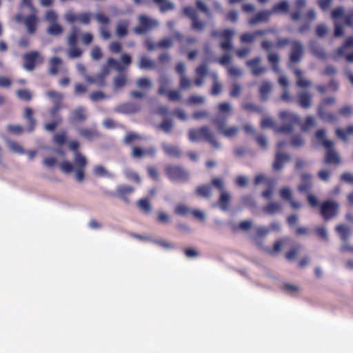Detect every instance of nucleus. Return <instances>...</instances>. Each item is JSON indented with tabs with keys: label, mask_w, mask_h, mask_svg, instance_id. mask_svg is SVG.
<instances>
[{
	"label": "nucleus",
	"mask_w": 353,
	"mask_h": 353,
	"mask_svg": "<svg viewBox=\"0 0 353 353\" xmlns=\"http://www.w3.org/2000/svg\"><path fill=\"white\" fill-rule=\"evenodd\" d=\"M130 26V21L127 19L119 21L116 26L115 33L119 38L125 37L128 33V27Z\"/></svg>",
	"instance_id": "b1692460"
},
{
	"label": "nucleus",
	"mask_w": 353,
	"mask_h": 353,
	"mask_svg": "<svg viewBox=\"0 0 353 353\" xmlns=\"http://www.w3.org/2000/svg\"><path fill=\"white\" fill-rule=\"evenodd\" d=\"M291 52L290 54V61L291 63H299L304 54V48L299 41H293L291 43Z\"/></svg>",
	"instance_id": "9b49d317"
},
{
	"label": "nucleus",
	"mask_w": 353,
	"mask_h": 353,
	"mask_svg": "<svg viewBox=\"0 0 353 353\" xmlns=\"http://www.w3.org/2000/svg\"><path fill=\"white\" fill-rule=\"evenodd\" d=\"M94 174L97 176H107L112 177V175L108 172V171L102 165H96L94 168Z\"/></svg>",
	"instance_id": "5fc2aeb1"
},
{
	"label": "nucleus",
	"mask_w": 353,
	"mask_h": 353,
	"mask_svg": "<svg viewBox=\"0 0 353 353\" xmlns=\"http://www.w3.org/2000/svg\"><path fill=\"white\" fill-rule=\"evenodd\" d=\"M159 6L161 12L165 13L174 8V5L168 0H153Z\"/></svg>",
	"instance_id": "ea45409f"
},
{
	"label": "nucleus",
	"mask_w": 353,
	"mask_h": 353,
	"mask_svg": "<svg viewBox=\"0 0 353 353\" xmlns=\"http://www.w3.org/2000/svg\"><path fill=\"white\" fill-rule=\"evenodd\" d=\"M46 96L51 99H52L54 103H61L63 96L61 93L54 91V90H49L46 92Z\"/></svg>",
	"instance_id": "3c124183"
},
{
	"label": "nucleus",
	"mask_w": 353,
	"mask_h": 353,
	"mask_svg": "<svg viewBox=\"0 0 353 353\" xmlns=\"http://www.w3.org/2000/svg\"><path fill=\"white\" fill-rule=\"evenodd\" d=\"M316 234L323 241H328L327 230L324 226H318L315 228Z\"/></svg>",
	"instance_id": "052dcab7"
},
{
	"label": "nucleus",
	"mask_w": 353,
	"mask_h": 353,
	"mask_svg": "<svg viewBox=\"0 0 353 353\" xmlns=\"http://www.w3.org/2000/svg\"><path fill=\"white\" fill-rule=\"evenodd\" d=\"M165 171L168 178L172 181H185L189 176L188 171L179 165H168L165 167Z\"/></svg>",
	"instance_id": "6e6552de"
},
{
	"label": "nucleus",
	"mask_w": 353,
	"mask_h": 353,
	"mask_svg": "<svg viewBox=\"0 0 353 353\" xmlns=\"http://www.w3.org/2000/svg\"><path fill=\"white\" fill-rule=\"evenodd\" d=\"M282 209L281 203L277 202H271L264 207L263 211L268 214H274L279 212Z\"/></svg>",
	"instance_id": "79ce46f5"
},
{
	"label": "nucleus",
	"mask_w": 353,
	"mask_h": 353,
	"mask_svg": "<svg viewBox=\"0 0 353 353\" xmlns=\"http://www.w3.org/2000/svg\"><path fill=\"white\" fill-rule=\"evenodd\" d=\"M159 88L158 89V94L160 95L166 94L168 92V88L170 83L169 79L165 77H162L159 80Z\"/></svg>",
	"instance_id": "c03bdc74"
},
{
	"label": "nucleus",
	"mask_w": 353,
	"mask_h": 353,
	"mask_svg": "<svg viewBox=\"0 0 353 353\" xmlns=\"http://www.w3.org/2000/svg\"><path fill=\"white\" fill-rule=\"evenodd\" d=\"M86 80L91 84H97L99 87H103L105 84V75L102 73H98L95 76L86 77Z\"/></svg>",
	"instance_id": "e433bc0d"
},
{
	"label": "nucleus",
	"mask_w": 353,
	"mask_h": 353,
	"mask_svg": "<svg viewBox=\"0 0 353 353\" xmlns=\"http://www.w3.org/2000/svg\"><path fill=\"white\" fill-rule=\"evenodd\" d=\"M134 191V188L130 185H121L117 186L116 191L109 192L108 194L111 196H117L122 199L125 203H130V195Z\"/></svg>",
	"instance_id": "9d476101"
},
{
	"label": "nucleus",
	"mask_w": 353,
	"mask_h": 353,
	"mask_svg": "<svg viewBox=\"0 0 353 353\" xmlns=\"http://www.w3.org/2000/svg\"><path fill=\"white\" fill-rule=\"evenodd\" d=\"M204 102L205 98L203 97L195 94L190 95L188 99V103L190 105L203 104Z\"/></svg>",
	"instance_id": "69168bd1"
},
{
	"label": "nucleus",
	"mask_w": 353,
	"mask_h": 353,
	"mask_svg": "<svg viewBox=\"0 0 353 353\" xmlns=\"http://www.w3.org/2000/svg\"><path fill=\"white\" fill-rule=\"evenodd\" d=\"M315 137L324 148H332L334 146L333 141L326 139V132L324 129L318 130L315 133Z\"/></svg>",
	"instance_id": "bb28decb"
},
{
	"label": "nucleus",
	"mask_w": 353,
	"mask_h": 353,
	"mask_svg": "<svg viewBox=\"0 0 353 353\" xmlns=\"http://www.w3.org/2000/svg\"><path fill=\"white\" fill-rule=\"evenodd\" d=\"M279 194L281 199L289 202L292 209L296 210L301 207L299 202L293 199L292 192L289 188L285 187L279 190Z\"/></svg>",
	"instance_id": "2eb2a0df"
},
{
	"label": "nucleus",
	"mask_w": 353,
	"mask_h": 353,
	"mask_svg": "<svg viewBox=\"0 0 353 353\" xmlns=\"http://www.w3.org/2000/svg\"><path fill=\"white\" fill-rule=\"evenodd\" d=\"M23 117L28 123V130L32 132L36 126V120L34 118V112L32 108L26 107L24 109Z\"/></svg>",
	"instance_id": "5701e85b"
},
{
	"label": "nucleus",
	"mask_w": 353,
	"mask_h": 353,
	"mask_svg": "<svg viewBox=\"0 0 353 353\" xmlns=\"http://www.w3.org/2000/svg\"><path fill=\"white\" fill-rule=\"evenodd\" d=\"M80 30L74 26L71 28V31L67 37V43L69 46H74L77 45L78 37Z\"/></svg>",
	"instance_id": "2f4dec72"
},
{
	"label": "nucleus",
	"mask_w": 353,
	"mask_h": 353,
	"mask_svg": "<svg viewBox=\"0 0 353 353\" xmlns=\"http://www.w3.org/2000/svg\"><path fill=\"white\" fill-rule=\"evenodd\" d=\"M17 95L21 100L24 101H30L32 98L31 92L26 89L17 90Z\"/></svg>",
	"instance_id": "6e6d98bb"
},
{
	"label": "nucleus",
	"mask_w": 353,
	"mask_h": 353,
	"mask_svg": "<svg viewBox=\"0 0 353 353\" xmlns=\"http://www.w3.org/2000/svg\"><path fill=\"white\" fill-rule=\"evenodd\" d=\"M353 47V37H347L344 41L342 46L338 48L337 54L339 56L342 57L345 54V49L347 48Z\"/></svg>",
	"instance_id": "09e8293b"
},
{
	"label": "nucleus",
	"mask_w": 353,
	"mask_h": 353,
	"mask_svg": "<svg viewBox=\"0 0 353 353\" xmlns=\"http://www.w3.org/2000/svg\"><path fill=\"white\" fill-rule=\"evenodd\" d=\"M92 14L90 12H81L76 14L69 11L65 14L64 18L67 22L74 23L79 22L81 24L88 25L90 23Z\"/></svg>",
	"instance_id": "1a4fd4ad"
},
{
	"label": "nucleus",
	"mask_w": 353,
	"mask_h": 353,
	"mask_svg": "<svg viewBox=\"0 0 353 353\" xmlns=\"http://www.w3.org/2000/svg\"><path fill=\"white\" fill-rule=\"evenodd\" d=\"M159 128L165 133H170L173 128V123L171 120L163 119V121L159 124Z\"/></svg>",
	"instance_id": "13d9d810"
},
{
	"label": "nucleus",
	"mask_w": 353,
	"mask_h": 353,
	"mask_svg": "<svg viewBox=\"0 0 353 353\" xmlns=\"http://www.w3.org/2000/svg\"><path fill=\"white\" fill-rule=\"evenodd\" d=\"M317 114L319 118L325 122L333 123L337 119L336 116L334 113L326 112L321 105L319 107Z\"/></svg>",
	"instance_id": "a878e982"
},
{
	"label": "nucleus",
	"mask_w": 353,
	"mask_h": 353,
	"mask_svg": "<svg viewBox=\"0 0 353 353\" xmlns=\"http://www.w3.org/2000/svg\"><path fill=\"white\" fill-rule=\"evenodd\" d=\"M261 48L269 52L268 55V61L272 66V70L276 73H279L281 72L279 68V57L277 53L272 52V50L274 47H275V44L272 42L264 40L262 41L261 43Z\"/></svg>",
	"instance_id": "0eeeda50"
},
{
	"label": "nucleus",
	"mask_w": 353,
	"mask_h": 353,
	"mask_svg": "<svg viewBox=\"0 0 353 353\" xmlns=\"http://www.w3.org/2000/svg\"><path fill=\"white\" fill-rule=\"evenodd\" d=\"M138 66L140 69H153L156 64L151 59L145 56H141L139 58Z\"/></svg>",
	"instance_id": "a19ab883"
},
{
	"label": "nucleus",
	"mask_w": 353,
	"mask_h": 353,
	"mask_svg": "<svg viewBox=\"0 0 353 353\" xmlns=\"http://www.w3.org/2000/svg\"><path fill=\"white\" fill-rule=\"evenodd\" d=\"M294 74L296 77V84L299 88H306L311 85V82L309 80L303 78V72L299 69H294Z\"/></svg>",
	"instance_id": "7c9ffc66"
},
{
	"label": "nucleus",
	"mask_w": 353,
	"mask_h": 353,
	"mask_svg": "<svg viewBox=\"0 0 353 353\" xmlns=\"http://www.w3.org/2000/svg\"><path fill=\"white\" fill-rule=\"evenodd\" d=\"M325 148L327 150L325 163L327 164H339L341 163V158L333 147Z\"/></svg>",
	"instance_id": "412c9836"
},
{
	"label": "nucleus",
	"mask_w": 353,
	"mask_h": 353,
	"mask_svg": "<svg viewBox=\"0 0 353 353\" xmlns=\"http://www.w3.org/2000/svg\"><path fill=\"white\" fill-rule=\"evenodd\" d=\"M297 104L303 109H308L312 103V95L308 92H302L298 94Z\"/></svg>",
	"instance_id": "a211bd4d"
},
{
	"label": "nucleus",
	"mask_w": 353,
	"mask_h": 353,
	"mask_svg": "<svg viewBox=\"0 0 353 353\" xmlns=\"http://www.w3.org/2000/svg\"><path fill=\"white\" fill-rule=\"evenodd\" d=\"M32 13L26 16L24 19L23 23L26 27L27 32L32 34L35 33L37 30V24L39 22V18L37 17V10L35 8V11H31Z\"/></svg>",
	"instance_id": "4468645a"
},
{
	"label": "nucleus",
	"mask_w": 353,
	"mask_h": 353,
	"mask_svg": "<svg viewBox=\"0 0 353 353\" xmlns=\"http://www.w3.org/2000/svg\"><path fill=\"white\" fill-rule=\"evenodd\" d=\"M288 3L285 1H282L274 5L271 11L272 13L278 12H287L288 11Z\"/></svg>",
	"instance_id": "864d4df0"
},
{
	"label": "nucleus",
	"mask_w": 353,
	"mask_h": 353,
	"mask_svg": "<svg viewBox=\"0 0 353 353\" xmlns=\"http://www.w3.org/2000/svg\"><path fill=\"white\" fill-rule=\"evenodd\" d=\"M218 110L220 113L223 115H220L221 117H227L231 114L232 108L230 103L227 102L221 103L218 105Z\"/></svg>",
	"instance_id": "de8ad7c7"
},
{
	"label": "nucleus",
	"mask_w": 353,
	"mask_h": 353,
	"mask_svg": "<svg viewBox=\"0 0 353 353\" xmlns=\"http://www.w3.org/2000/svg\"><path fill=\"white\" fill-rule=\"evenodd\" d=\"M272 83L268 81H263L259 88L261 100L265 101L268 99L269 94L272 91Z\"/></svg>",
	"instance_id": "393cba45"
},
{
	"label": "nucleus",
	"mask_w": 353,
	"mask_h": 353,
	"mask_svg": "<svg viewBox=\"0 0 353 353\" xmlns=\"http://www.w3.org/2000/svg\"><path fill=\"white\" fill-rule=\"evenodd\" d=\"M261 59L259 57H254L246 61V65L250 69L254 76H259L267 71V68L261 65Z\"/></svg>",
	"instance_id": "ddd939ff"
},
{
	"label": "nucleus",
	"mask_w": 353,
	"mask_h": 353,
	"mask_svg": "<svg viewBox=\"0 0 353 353\" xmlns=\"http://www.w3.org/2000/svg\"><path fill=\"white\" fill-rule=\"evenodd\" d=\"M61 170L67 174L71 173L74 170H76L75 165L68 161H63L60 164Z\"/></svg>",
	"instance_id": "bf43d9fd"
},
{
	"label": "nucleus",
	"mask_w": 353,
	"mask_h": 353,
	"mask_svg": "<svg viewBox=\"0 0 353 353\" xmlns=\"http://www.w3.org/2000/svg\"><path fill=\"white\" fill-rule=\"evenodd\" d=\"M279 118L285 123L276 129L279 133L290 134L293 131L295 125L300 124V117L291 112L283 110L279 112Z\"/></svg>",
	"instance_id": "20e7f679"
},
{
	"label": "nucleus",
	"mask_w": 353,
	"mask_h": 353,
	"mask_svg": "<svg viewBox=\"0 0 353 353\" xmlns=\"http://www.w3.org/2000/svg\"><path fill=\"white\" fill-rule=\"evenodd\" d=\"M299 125L302 131L307 132L316 125V120L314 117L309 115L306 117L305 122L303 123L300 122Z\"/></svg>",
	"instance_id": "37998d69"
},
{
	"label": "nucleus",
	"mask_w": 353,
	"mask_h": 353,
	"mask_svg": "<svg viewBox=\"0 0 353 353\" xmlns=\"http://www.w3.org/2000/svg\"><path fill=\"white\" fill-rule=\"evenodd\" d=\"M79 134L87 139H90L97 135V132L93 129L81 128L79 129Z\"/></svg>",
	"instance_id": "8fccbe9b"
},
{
	"label": "nucleus",
	"mask_w": 353,
	"mask_h": 353,
	"mask_svg": "<svg viewBox=\"0 0 353 353\" xmlns=\"http://www.w3.org/2000/svg\"><path fill=\"white\" fill-rule=\"evenodd\" d=\"M63 32V28L58 22L52 23L47 28V33L51 36H59Z\"/></svg>",
	"instance_id": "58836bf2"
},
{
	"label": "nucleus",
	"mask_w": 353,
	"mask_h": 353,
	"mask_svg": "<svg viewBox=\"0 0 353 353\" xmlns=\"http://www.w3.org/2000/svg\"><path fill=\"white\" fill-rule=\"evenodd\" d=\"M137 85L139 88H150L152 86V83L148 78L141 77L137 79Z\"/></svg>",
	"instance_id": "774afa93"
},
{
	"label": "nucleus",
	"mask_w": 353,
	"mask_h": 353,
	"mask_svg": "<svg viewBox=\"0 0 353 353\" xmlns=\"http://www.w3.org/2000/svg\"><path fill=\"white\" fill-rule=\"evenodd\" d=\"M137 20L138 26L133 28V32L138 35L145 34L159 26L157 20L145 14H139Z\"/></svg>",
	"instance_id": "39448f33"
},
{
	"label": "nucleus",
	"mask_w": 353,
	"mask_h": 353,
	"mask_svg": "<svg viewBox=\"0 0 353 353\" xmlns=\"http://www.w3.org/2000/svg\"><path fill=\"white\" fill-rule=\"evenodd\" d=\"M82 50L77 47V46H70V49L68 50V56L72 58H78L80 57L82 54Z\"/></svg>",
	"instance_id": "338daca9"
},
{
	"label": "nucleus",
	"mask_w": 353,
	"mask_h": 353,
	"mask_svg": "<svg viewBox=\"0 0 353 353\" xmlns=\"http://www.w3.org/2000/svg\"><path fill=\"white\" fill-rule=\"evenodd\" d=\"M79 143L77 141H72L69 143V148L74 152V163L76 168V180L82 182L85 178V168L88 161L86 158L79 152Z\"/></svg>",
	"instance_id": "f03ea898"
},
{
	"label": "nucleus",
	"mask_w": 353,
	"mask_h": 353,
	"mask_svg": "<svg viewBox=\"0 0 353 353\" xmlns=\"http://www.w3.org/2000/svg\"><path fill=\"white\" fill-rule=\"evenodd\" d=\"M222 90V85L218 81L217 76L216 74L214 75V81L211 89V94L212 95H219Z\"/></svg>",
	"instance_id": "603ef678"
},
{
	"label": "nucleus",
	"mask_w": 353,
	"mask_h": 353,
	"mask_svg": "<svg viewBox=\"0 0 353 353\" xmlns=\"http://www.w3.org/2000/svg\"><path fill=\"white\" fill-rule=\"evenodd\" d=\"M212 123L216 126L218 131L226 137H233L239 132V128L236 126L225 128L227 123V118L225 117L216 116Z\"/></svg>",
	"instance_id": "423d86ee"
},
{
	"label": "nucleus",
	"mask_w": 353,
	"mask_h": 353,
	"mask_svg": "<svg viewBox=\"0 0 353 353\" xmlns=\"http://www.w3.org/2000/svg\"><path fill=\"white\" fill-rule=\"evenodd\" d=\"M192 81L186 75L180 77L179 88L181 90L189 89L192 85Z\"/></svg>",
	"instance_id": "e2e57ef3"
},
{
	"label": "nucleus",
	"mask_w": 353,
	"mask_h": 353,
	"mask_svg": "<svg viewBox=\"0 0 353 353\" xmlns=\"http://www.w3.org/2000/svg\"><path fill=\"white\" fill-rule=\"evenodd\" d=\"M190 212V209L187 205L182 203L176 205L174 208V213L182 216H187Z\"/></svg>",
	"instance_id": "49530a36"
},
{
	"label": "nucleus",
	"mask_w": 353,
	"mask_h": 353,
	"mask_svg": "<svg viewBox=\"0 0 353 353\" xmlns=\"http://www.w3.org/2000/svg\"><path fill=\"white\" fill-rule=\"evenodd\" d=\"M335 133L341 140L347 141L349 139V136L353 134V125H350L345 129L337 128Z\"/></svg>",
	"instance_id": "f704fd0d"
},
{
	"label": "nucleus",
	"mask_w": 353,
	"mask_h": 353,
	"mask_svg": "<svg viewBox=\"0 0 353 353\" xmlns=\"http://www.w3.org/2000/svg\"><path fill=\"white\" fill-rule=\"evenodd\" d=\"M335 231L338 233L343 242H347L351 235V230L344 224H339L335 227Z\"/></svg>",
	"instance_id": "cd10ccee"
},
{
	"label": "nucleus",
	"mask_w": 353,
	"mask_h": 353,
	"mask_svg": "<svg viewBox=\"0 0 353 353\" xmlns=\"http://www.w3.org/2000/svg\"><path fill=\"white\" fill-rule=\"evenodd\" d=\"M189 138L192 141L205 139L215 148H219L220 145L214 139L213 133L208 126H202L197 129H192L189 131Z\"/></svg>",
	"instance_id": "7ed1b4c3"
},
{
	"label": "nucleus",
	"mask_w": 353,
	"mask_h": 353,
	"mask_svg": "<svg viewBox=\"0 0 353 353\" xmlns=\"http://www.w3.org/2000/svg\"><path fill=\"white\" fill-rule=\"evenodd\" d=\"M67 139V132L63 131L61 133L55 134L54 135V141L59 145H63L65 143Z\"/></svg>",
	"instance_id": "4d7b16f0"
},
{
	"label": "nucleus",
	"mask_w": 353,
	"mask_h": 353,
	"mask_svg": "<svg viewBox=\"0 0 353 353\" xmlns=\"http://www.w3.org/2000/svg\"><path fill=\"white\" fill-rule=\"evenodd\" d=\"M311 175L308 173H303L301 174V179L303 181L302 184H300L298 187V190L300 192H308L311 188Z\"/></svg>",
	"instance_id": "c756f323"
},
{
	"label": "nucleus",
	"mask_w": 353,
	"mask_h": 353,
	"mask_svg": "<svg viewBox=\"0 0 353 353\" xmlns=\"http://www.w3.org/2000/svg\"><path fill=\"white\" fill-rule=\"evenodd\" d=\"M196 194L201 197L208 199L212 195V188L209 185H202L196 188Z\"/></svg>",
	"instance_id": "4c0bfd02"
},
{
	"label": "nucleus",
	"mask_w": 353,
	"mask_h": 353,
	"mask_svg": "<svg viewBox=\"0 0 353 353\" xmlns=\"http://www.w3.org/2000/svg\"><path fill=\"white\" fill-rule=\"evenodd\" d=\"M45 19L50 23V24L52 23H56L58 20V14L54 10H48L46 12Z\"/></svg>",
	"instance_id": "680f3d73"
},
{
	"label": "nucleus",
	"mask_w": 353,
	"mask_h": 353,
	"mask_svg": "<svg viewBox=\"0 0 353 353\" xmlns=\"http://www.w3.org/2000/svg\"><path fill=\"white\" fill-rule=\"evenodd\" d=\"M234 35V31L230 29H225L221 32V37L223 41L221 43V48L225 50H231L233 48L232 43V37Z\"/></svg>",
	"instance_id": "dca6fc26"
},
{
	"label": "nucleus",
	"mask_w": 353,
	"mask_h": 353,
	"mask_svg": "<svg viewBox=\"0 0 353 353\" xmlns=\"http://www.w3.org/2000/svg\"><path fill=\"white\" fill-rule=\"evenodd\" d=\"M162 148L164 152L169 157H179L181 155V151L179 148L175 145H172L164 143L162 144Z\"/></svg>",
	"instance_id": "c9c22d12"
},
{
	"label": "nucleus",
	"mask_w": 353,
	"mask_h": 353,
	"mask_svg": "<svg viewBox=\"0 0 353 353\" xmlns=\"http://www.w3.org/2000/svg\"><path fill=\"white\" fill-rule=\"evenodd\" d=\"M290 156L288 154L281 152H277L275 154L274 161L272 164V168L274 170H280L283 168L285 163L290 161Z\"/></svg>",
	"instance_id": "6ab92c4d"
},
{
	"label": "nucleus",
	"mask_w": 353,
	"mask_h": 353,
	"mask_svg": "<svg viewBox=\"0 0 353 353\" xmlns=\"http://www.w3.org/2000/svg\"><path fill=\"white\" fill-rule=\"evenodd\" d=\"M307 200L310 207L319 206V214L325 221L336 218L339 214L340 204L336 201L327 199L319 203L316 196L312 194H307Z\"/></svg>",
	"instance_id": "f257e3e1"
},
{
	"label": "nucleus",
	"mask_w": 353,
	"mask_h": 353,
	"mask_svg": "<svg viewBox=\"0 0 353 353\" xmlns=\"http://www.w3.org/2000/svg\"><path fill=\"white\" fill-rule=\"evenodd\" d=\"M139 110V105L132 102L121 103L116 108L117 112L123 114H134L138 112Z\"/></svg>",
	"instance_id": "f3484780"
},
{
	"label": "nucleus",
	"mask_w": 353,
	"mask_h": 353,
	"mask_svg": "<svg viewBox=\"0 0 353 353\" xmlns=\"http://www.w3.org/2000/svg\"><path fill=\"white\" fill-rule=\"evenodd\" d=\"M62 59L58 57H53L49 61L48 73L51 75H57L59 67L62 64Z\"/></svg>",
	"instance_id": "c85d7f7f"
},
{
	"label": "nucleus",
	"mask_w": 353,
	"mask_h": 353,
	"mask_svg": "<svg viewBox=\"0 0 353 353\" xmlns=\"http://www.w3.org/2000/svg\"><path fill=\"white\" fill-rule=\"evenodd\" d=\"M72 122H83L86 119V114L83 107H79L72 112Z\"/></svg>",
	"instance_id": "473e14b6"
},
{
	"label": "nucleus",
	"mask_w": 353,
	"mask_h": 353,
	"mask_svg": "<svg viewBox=\"0 0 353 353\" xmlns=\"http://www.w3.org/2000/svg\"><path fill=\"white\" fill-rule=\"evenodd\" d=\"M155 154V149L150 148L144 150L137 146H134L132 149V157L134 159H141L146 155L154 156Z\"/></svg>",
	"instance_id": "4be33fe9"
},
{
	"label": "nucleus",
	"mask_w": 353,
	"mask_h": 353,
	"mask_svg": "<svg viewBox=\"0 0 353 353\" xmlns=\"http://www.w3.org/2000/svg\"><path fill=\"white\" fill-rule=\"evenodd\" d=\"M272 14V12L270 10H261L257 12L255 16L249 20V24L255 25L261 22H268Z\"/></svg>",
	"instance_id": "aec40b11"
},
{
	"label": "nucleus",
	"mask_w": 353,
	"mask_h": 353,
	"mask_svg": "<svg viewBox=\"0 0 353 353\" xmlns=\"http://www.w3.org/2000/svg\"><path fill=\"white\" fill-rule=\"evenodd\" d=\"M138 208L145 213H150L152 210L151 204L148 199H141L137 202Z\"/></svg>",
	"instance_id": "a18cd8bd"
},
{
	"label": "nucleus",
	"mask_w": 353,
	"mask_h": 353,
	"mask_svg": "<svg viewBox=\"0 0 353 353\" xmlns=\"http://www.w3.org/2000/svg\"><path fill=\"white\" fill-rule=\"evenodd\" d=\"M40 54L37 51H31L23 54V68L28 71H32Z\"/></svg>",
	"instance_id": "f8f14e48"
},
{
	"label": "nucleus",
	"mask_w": 353,
	"mask_h": 353,
	"mask_svg": "<svg viewBox=\"0 0 353 353\" xmlns=\"http://www.w3.org/2000/svg\"><path fill=\"white\" fill-rule=\"evenodd\" d=\"M206 23L199 20V17L192 21L191 27L193 30L197 31H202L204 30Z\"/></svg>",
	"instance_id": "0e129e2a"
},
{
	"label": "nucleus",
	"mask_w": 353,
	"mask_h": 353,
	"mask_svg": "<svg viewBox=\"0 0 353 353\" xmlns=\"http://www.w3.org/2000/svg\"><path fill=\"white\" fill-rule=\"evenodd\" d=\"M231 196L227 192L222 191L218 201L219 205L223 211L228 210Z\"/></svg>",
	"instance_id": "72a5a7b5"
}]
</instances>
